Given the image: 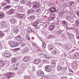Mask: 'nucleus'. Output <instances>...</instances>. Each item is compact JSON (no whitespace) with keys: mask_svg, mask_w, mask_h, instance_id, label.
Returning a JSON list of instances; mask_svg holds the SVG:
<instances>
[{"mask_svg":"<svg viewBox=\"0 0 79 79\" xmlns=\"http://www.w3.org/2000/svg\"><path fill=\"white\" fill-rule=\"evenodd\" d=\"M49 50H53L52 51V53L53 54H54V55H56L58 54V51H57V50L56 49H55L54 48H53L52 46H50L48 48Z\"/></svg>","mask_w":79,"mask_h":79,"instance_id":"f257e3e1","label":"nucleus"},{"mask_svg":"<svg viewBox=\"0 0 79 79\" xmlns=\"http://www.w3.org/2000/svg\"><path fill=\"white\" fill-rule=\"evenodd\" d=\"M19 45V44H18V43H17V42H12L10 43V46L12 47H18Z\"/></svg>","mask_w":79,"mask_h":79,"instance_id":"f03ea898","label":"nucleus"},{"mask_svg":"<svg viewBox=\"0 0 79 79\" xmlns=\"http://www.w3.org/2000/svg\"><path fill=\"white\" fill-rule=\"evenodd\" d=\"M41 59H37L34 61L33 63L35 64H39L41 63Z\"/></svg>","mask_w":79,"mask_h":79,"instance_id":"7ed1b4c3","label":"nucleus"},{"mask_svg":"<svg viewBox=\"0 0 79 79\" xmlns=\"http://www.w3.org/2000/svg\"><path fill=\"white\" fill-rule=\"evenodd\" d=\"M45 70L47 72H50L52 70V68L51 66L49 65L46 66L45 67Z\"/></svg>","mask_w":79,"mask_h":79,"instance_id":"20e7f679","label":"nucleus"},{"mask_svg":"<svg viewBox=\"0 0 79 79\" xmlns=\"http://www.w3.org/2000/svg\"><path fill=\"white\" fill-rule=\"evenodd\" d=\"M40 6V5L38 3H35L34 5H33L32 6V9H34V10H36Z\"/></svg>","mask_w":79,"mask_h":79,"instance_id":"39448f33","label":"nucleus"},{"mask_svg":"<svg viewBox=\"0 0 79 79\" xmlns=\"http://www.w3.org/2000/svg\"><path fill=\"white\" fill-rule=\"evenodd\" d=\"M29 50H30V49L28 47H26L22 50L23 53H26V52H28Z\"/></svg>","mask_w":79,"mask_h":79,"instance_id":"423d86ee","label":"nucleus"},{"mask_svg":"<svg viewBox=\"0 0 79 79\" xmlns=\"http://www.w3.org/2000/svg\"><path fill=\"white\" fill-rule=\"evenodd\" d=\"M77 65V63L76 61H73V62L72 63V68H73V69H75V68H76V67Z\"/></svg>","mask_w":79,"mask_h":79,"instance_id":"0eeeda50","label":"nucleus"},{"mask_svg":"<svg viewBox=\"0 0 79 79\" xmlns=\"http://www.w3.org/2000/svg\"><path fill=\"white\" fill-rule=\"evenodd\" d=\"M15 10L13 9H11L7 11V13L8 15H11L13 14L15 12Z\"/></svg>","mask_w":79,"mask_h":79,"instance_id":"6e6552de","label":"nucleus"},{"mask_svg":"<svg viewBox=\"0 0 79 79\" xmlns=\"http://www.w3.org/2000/svg\"><path fill=\"white\" fill-rule=\"evenodd\" d=\"M1 26L3 28H4V27H6V26H7V25L6 24V23L4 21H2L1 23Z\"/></svg>","mask_w":79,"mask_h":79,"instance_id":"1a4fd4ad","label":"nucleus"},{"mask_svg":"<svg viewBox=\"0 0 79 79\" xmlns=\"http://www.w3.org/2000/svg\"><path fill=\"white\" fill-rule=\"evenodd\" d=\"M16 40L18 41H23L24 39L21 36L18 35L16 38Z\"/></svg>","mask_w":79,"mask_h":79,"instance_id":"9d476101","label":"nucleus"},{"mask_svg":"<svg viewBox=\"0 0 79 79\" xmlns=\"http://www.w3.org/2000/svg\"><path fill=\"white\" fill-rule=\"evenodd\" d=\"M23 60L24 61L27 62V61H29L31 60V58L28 56H26L23 58Z\"/></svg>","mask_w":79,"mask_h":79,"instance_id":"9b49d317","label":"nucleus"},{"mask_svg":"<svg viewBox=\"0 0 79 79\" xmlns=\"http://www.w3.org/2000/svg\"><path fill=\"white\" fill-rule=\"evenodd\" d=\"M37 73L39 76H42L44 75V73L42 71H38Z\"/></svg>","mask_w":79,"mask_h":79,"instance_id":"f8f14e48","label":"nucleus"},{"mask_svg":"<svg viewBox=\"0 0 79 79\" xmlns=\"http://www.w3.org/2000/svg\"><path fill=\"white\" fill-rule=\"evenodd\" d=\"M28 32L30 33H34V34L35 33V31L34 30H32V29L30 27L28 28Z\"/></svg>","mask_w":79,"mask_h":79,"instance_id":"ddd939ff","label":"nucleus"},{"mask_svg":"<svg viewBox=\"0 0 79 79\" xmlns=\"http://www.w3.org/2000/svg\"><path fill=\"white\" fill-rule=\"evenodd\" d=\"M29 21H34L35 19V17L33 15H31L29 17V18H27Z\"/></svg>","mask_w":79,"mask_h":79,"instance_id":"4468645a","label":"nucleus"},{"mask_svg":"<svg viewBox=\"0 0 79 79\" xmlns=\"http://www.w3.org/2000/svg\"><path fill=\"white\" fill-rule=\"evenodd\" d=\"M55 25H51L49 26V31H52V30H53V29H54L55 27Z\"/></svg>","mask_w":79,"mask_h":79,"instance_id":"2eb2a0df","label":"nucleus"},{"mask_svg":"<svg viewBox=\"0 0 79 79\" xmlns=\"http://www.w3.org/2000/svg\"><path fill=\"white\" fill-rule=\"evenodd\" d=\"M50 12L51 13H55V12H57L56 10V8L55 7H52L50 10Z\"/></svg>","mask_w":79,"mask_h":79,"instance_id":"dca6fc26","label":"nucleus"},{"mask_svg":"<svg viewBox=\"0 0 79 79\" xmlns=\"http://www.w3.org/2000/svg\"><path fill=\"white\" fill-rule=\"evenodd\" d=\"M17 17L19 18H23L24 17V14H21L17 13Z\"/></svg>","mask_w":79,"mask_h":79,"instance_id":"f3484780","label":"nucleus"},{"mask_svg":"<svg viewBox=\"0 0 79 79\" xmlns=\"http://www.w3.org/2000/svg\"><path fill=\"white\" fill-rule=\"evenodd\" d=\"M6 76L8 77V78H10L11 77L13 76V73H7L6 75Z\"/></svg>","mask_w":79,"mask_h":79,"instance_id":"a211bd4d","label":"nucleus"},{"mask_svg":"<svg viewBox=\"0 0 79 79\" xmlns=\"http://www.w3.org/2000/svg\"><path fill=\"white\" fill-rule=\"evenodd\" d=\"M11 55L9 53H4V56L5 57H10L11 56Z\"/></svg>","mask_w":79,"mask_h":79,"instance_id":"6ab92c4d","label":"nucleus"},{"mask_svg":"<svg viewBox=\"0 0 79 79\" xmlns=\"http://www.w3.org/2000/svg\"><path fill=\"white\" fill-rule=\"evenodd\" d=\"M48 19L50 21H52V20L55 19V16L51 15V17L48 18Z\"/></svg>","mask_w":79,"mask_h":79,"instance_id":"aec40b11","label":"nucleus"},{"mask_svg":"<svg viewBox=\"0 0 79 79\" xmlns=\"http://www.w3.org/2000/svg\"><path fill=\"white\" fill-rule=\"evenodd\" d=\"M5 34L2 31H0V38H2L4 36Z\"/></svg>","mask_w":79,"mask_h":79,"instance_id":"412c9836","label":"nucleus"},{"mask_svg":"<svg viewBox=\"0 0 79 79\" xmlns=\"http://www.w3.org/2000/svg\"><path fill=\"white\" fill-rule=\"evenodd\" d=\"M19 29L18 28L16 27H15L14 28V32H16L17 33H18V32H19Z\"/></svg>","mask_w":79,"mask_h":79,"instance_id":"4be33fe9","label":"nucleus"},{"mask_svg":"<svg viewBox=\"0 0 79 79\" xmlns=\"http://www.w3.org/2000/svg\"><path fill=\"white\" fill-rule=\"evenodd\" d=\"M61 23L63 25H65V26H66V25H68V23H67V22H66V21H62Z\"/></svg>","mask_w":79,"mask_h":79,"instance_id":"5701e85b","label":"nucleus"},{"mask_svg":"<svg viewBox=\"0 0 79 79\" xmlns=\"http://www.w3.org/2000/svg\"><path fill=\"white\" fill-rule=\"evenodd\" d=\"M5 64V62L4 61H0V66H3Z\"/></svg>","mask_w":79,"mask_h":79,"instance_id":"b1692460","label":"nucleus"},{"mask_svg":"<svg viewBox=\"0 0 79 79\" xmlns=\"http://www.w3.org/2000/svg\"><path fill=\"white\" fill-rule=\"evenodd\" d=\"M28 13H34L35 12V10H32V9H31L27 11Z\"/></svg>","mask_w":79,"mask_h":79,"instance_id":"393cba45","label":"nucleus"},{"mask_svg":"<svg viewBox=\"0 0 79 79\" xmlns=\"http://www.w3.org/2000/svg\"><path fill=\"white\" fill-rule=\"evenodd\" d=\"M27 45V43L26 42L23 43L21 44V47H26Z\"/></svg>","mask_w":79,"mask_h":79,"instance_id":"a878e982","label":"nucleus"},{"mask_svg":"<svg viewBox=\"0 0 79 79\" xmlns=\"http://www.w3.org/2000/svg\"><path fill=\"white\" fill-rule=\"evenodd\" d=\"M11 6H12L8 5L5 7L4 8V9H6V10H8V9L10 8Z\"/></svg>","mask_w":79,"mask_h":79,"instance_id":"bb28decb","label":"nucleus"},{"mask_svg":"<svg viewBox=\"0 0 79 79\" xmlns=\"http://www.w3.org/2000/svg\"><path fill=\"white\" fill-rule=\"evenodd\" d=\"M4 17V13L2 12L0 13V18H3Z\"/></svg>","mask_w":79,"mask_h":79,"instance_id":"cd10ccee","label":"nucleus"},{"mask_svg":"<svg viewBox=\"0 0 79 79\" xmlns=\"http://www.w3.org/2000/svg\"><path fill=\"white\" fill-rule=\"evenodd\" d=\"M57 69L58 71H61L63 69V67L61 66H58Z\"/></svg>","mask_w":79,"mask_h":79,"instance_id":"c85d7f7f","label":"nucleus"},{"mask_svg":"<svg viewBox=\"0 0 79 79\" xmlns=\"http://www.w3.org/2000/svg\"><path fill=\"white\" fill-rule=\"evenodd\" d=\"M64 11H62L60 12L59 14V16H62V15H64Z\"/></svg>","mask_w":79,"mask_h":79,"instance_id":"c756f323","label":"nucleus"},{"mask_svg":"<svg viewBox=\"0 0 79 79\" xmlns=\"http://www.w3.org/2000/svg\"><path fill=\"white\" fill-rule=\"evenodd\" d=\"M75 25H76L77 26H78L79 25V20H77L76 21L75 23Z\"/></svg>","mask_w":79,"mask_h":79,"instance_id":"7c9ffc66","label":"nucleus"},{"mask_svg":"<svg viewBox=\"0 0 79 79\" xmlns=\"http://www.w3.org/2000/svg\"><path fill=\"white\" fill-rule=\"evenodd\" d=\"M12 62L13 63H15V62H16V58H13L12 59Z\"/></svg>","mask_w":79,"mask_h":79,"instance_id":"2f4dec72","label":"nucleus"},{"mask_svg":"<svg viewBox=\"0 0 79 79\" xmlns=\"http://www.w3.org/2000/svg\"><path fill=\"white\" fill-rule=\"evenodd\" d=\"M16 19H12L11 20V22L12 23H15L16 22Z\"/></svg>","mask_w":79,"mask_h":79,"instance_id":"473e14b6","label":"nucleus"},{"mask_svg":"<svg viewBox=\"0 0 79 79\" xmlns=\"http://www.w3.org/2000/svg\"><path fill=\"white\" fill-rule=\"evenodd\" d=\"M24 79H31V77L27 76H25L24 77Z\"/></svg>","mask_w":79,"mask_h":79,"instance_id":"72a5a7b5","label":"nucleus"},{"mask_svg":"<svg viewBox=\"0 0 79 79\" xmlns=\"http://www.w3.org/2000/svg\"><path fill=\"white\" fill-rule=\"evenodd\" d=\"M1 4L2 5V6H5L6 5V3H4L3 2L1 3Z\"/></svg>","mask_w":79,"mask_h":79,"instance_id":"f704fd0d","label":"nucleus"},{"mask_svg":"<svg viewBox=\"0 0 79 79\" xmlns=\"http://www.w3.org/2000/svg\"><path fill=\"white\" fill-rule=\"evenodd\" d=\"M75 57L76 58H77L78 56H79V53L77 52L75 53L74 54Z\"/></svg>","mask_w":79,"mask_h":79,"instance_id":"c9c22d12","label":"nucleus"},{"mask_svg":"<svg viewBox=\"0 0 79 79\" xmlns=\"http://www.w3.org/2000/svg\"><path fill=\"white\" fill-rule=\"evenodd\" d=\"M37 22H36L35 21V22L33 24L34 26H35V27H37Z\"/></svg>","mask_w":79,"mask_h":79,"instance_id":"e433bc0d","label":"nucleus"},{"mask_svg":"<svg viewBox=\"0 0 79 79\" xmlns=\"http://www.w3.org/2000/svg\"><path fill=\"white\" fill-rule=\"evenodd\" d=\"M42 47H44L45 48V47H46V45L45 44V42L43 41L42 42Z\"/></svg>","mask_w":79,"mask_h":79,"instance_id":"4c0bfd02","label":"nucleus"},{"mask_svg":"<svg viewBox=\"0 0 79 79\" xmlns=\"http://www.w3.org/2000/svg\"><path fill=\"white\" fill-rule=\"evenodd\" d=\"M42 33L43 34H46V32H47V30L46 29H44L41 31Z\"/></svg>","mask_w":79,"mask_h":79,"instance_id":"58836bf2","label":"nucleus"},{"mask_svg":"<svg viewBox=\"0 0 79 79\" xmlns=\"http://www.w3.org/2000/svg\"><path fill=\"white\" fill-rule=\"evenodd\" d=\"M51 62L52 63L56 64V60L55 59L52 60Z\"/></svg>","mask_w":79,"mask_h":79,"instance_id":"ea45409f","label":"nucleus"},{"mask_svg":"<svg viewBox=\"0 0 79 79\" xmlns=\"http://www.w3.org/2000/svg\"><path fill=\"white\" fill-rule=\"evenodd\" d=\"M27 2V0H21V2L22 3H26Z\"/></svg>","mask_w":79,"mask_h":79,"instance_id":"a19ab883","label":"nucleus"},{"mask_svg":"<svg viewBox=\"0 0 79 79\" xmlns=\"http://www.w3.org/2000/svg\"><path fill=\"white\" fill-rule=\"evenodd\" d=\"M51 65L52 67L53 68H55V67L56 66V64L52 63Z\"/></svg>","mask_w":79,"mask_h":79,"instance_id":"79ce46f5","label":"nucleus"},{"mask_svg":"<svg viewBox=\"0 0 79 79\" xmlns=\"http://www.w3.org/2000/svg\"><path fill=\"white\" fill-rule=\"evenodd\" d=\"M70 39H74V36L72 35H69Z\"/></svg>","mask_w":79,"mask_h":79,"instance_id":"37998d69","label":"nucleus"},{"mask_svg":"<svg viewBox=\"0 0 79 79\" xmlns=\"http://www.w3.org/2000/svg\"><path fill=\"white\" fill-rule=\"evenodd\" d=\"M36 51L37 52H40L42 51V50H41V49L40 48H38L37 49Z\"/></svg>","mask_w":79,"mask_h":79,"instance_id":"c03bdc74","label":"nucleus"},{"mask_svg":"<svg viewBox=\"0 0 79 79\" xmlns=\"http://www.w3.org/2000/svg\"><path fill=\"white\" fill-rule=\"evenodd\" d=\"M62 32L61 31H57V34H59V35H60V34H61Z\"/></svg>","mask_w":79,"mask_h":79,"instance_id":"a18cd8bd","label":"nucleus"},{"mask_svg":"<svg viewBox=\"0 0 79 79\" xmlns=\"http://www.w3.org/2000/svg\"><path fill=\"white\" fill-rule=\"evenodd\" d=\"M5 1L6 2H7L10 4V0H5Z\"/></svg>","mask_w":79,"mask_h":79,"instance_id":"49530a36","label":"nucleus"},{"mask_svg":"<svg viewBox=\"0 0 79 79\" xmlns=\"http://www.w3.org/2000/svg\"><path fill=\"white\" fill-rule=\"evenodd\" d=\"M32 45L33 46H34V47H37V44L35 43H33L32 44Z\"/></svg>","mask_w":79,"mask_h":79,"instance_id":"de8ad7c7","label":"nucleus"},{"mask_svg":"<svg viewBox=\"0 0 79 79\" xmlns=\"http://www.w3.org/2000/svg\"><path fill=\"white\" fill-rule=\"evenodd\" d=\"M69 71H70V72H71L72 73H74V72L73 71L72 69H69Z\"/></svg>","mask_w":79,"mask_h":79,"instance_id":"09e8293b","label":"nucleus"},{"mask_svg":"<svg viewBox=\"0 0 79 79\" xmlns=\"http://www.w3.org/2000/svg\"><path fill=\"white\" fill-rule=\"evenodd\" d=\"M25 36L27 38L28 37H29V34H28V33H26L25 35Z\"/></svg>","mask_w":79,"mask_h":79,"instance_id":"8fccbe9b","label":"nucleus"},{"mask_svg":"<svg viewBox=\"0 0 79 79\" xmlns=\"http://www.w3.org/2000/svg\"><path fill=\"white\" fill-rule=\"evenodd\" d=\"M67 77H63L61 78V79H67Z\"/></svg>","mask_w":79,"mask_h":79,"instance_id":"3c124183","label":"nucleus"},{"mask_svg":"<svg viewBox=\"0 0 79 79\" xmlns=\"http://www.w3.org/2000/svg\"><path fill=\"white\" fill-rule=\"evenodd\" d=\"M43 65V64H40L39 65H38L39 68H41V67Z\"/></svg>","mask_w":79,"mask_h":79,"instance_id":"603ef678","label":"nucleus"},{"mask_svg":"<svg viewBox=\"0 0 79 79\" xmlns=\"http://www.w3.org/2000/svg\"><path fill=\"white\" fill-rule=\"evenodd\" d=\"M36 23H37L38 24L39 23H40V20L39 19H38V20H37L35 21Z\"/></svg>","mask_w":79,"mask_h":79,"instance_id":"864d4df0","label":"nucleus"},{"mask_svg":"<svg viewBox=\"0 0 79 79\" xmlns=\"http://www.w3.org/2000/svg\"><path fill=\"white\" fill-rule=\"evenodd\" d=\"M67 19L68 20V21H71V17H69Z\"/></svg>","mask_w":79,"mask_h":79,"instance_id":"5fc2aeb1","label":"nucleus"},{"mask_svg":"<svg viewBox=\"0 0 79 79\" xmlns=\"http://www.w3.org/2000/svg\"><path fill=\"white\" fill-rule=\"evenodd\" d=\"M76 37H77V39H79V34L76 35Z\"/></svg>","mask_w":79,"mask_h":79,"instance_id":"6e6d98bb","label":"nucleus"},{"mask_svg":"<svg viewBox=\"0 0 79 79\" xmlns=\"http://www.w3.org/2000/svg\"><path fill=\"white\" fill-rule=\"evenodd\" d=\"M76 14H77V16H79V11H78L76 13Z\"/></svg>","mask_w":79,"mask_h":79,"instance_id":"4d7b16f0","label":"nucleus"},{"mask_svg":"<svg viewBox=\"0 0 79 79\" xmlns=\"http://www.w3.org/2000/svg\"><path fill=\"white\" fill-rule=\"evenodd\" d=\"M10 38H11V37H10V36H8L7 37L6 39L7 40H9V39H10Z\"/></svg>","mask_w":79,"mask_h":79,"instance_id":"13d9d810","label":"nucleus"},{"mask_svg":"<svg viewBox=\"0 0 79 79\" xmlns=\"http://www.w3.org/2000/svg\"><path fill=\"white\" fill-rule=\"evenodd\" d=\"M31 5V3L30 2H28L27 3V5H28V6H29V5Z\"/></svg>","mask_w":79,"mask_h":79,"instance_id":"bf43d9fd","label":"nucleus"},{"mask_svg":"<svg viewBox=\"0 0 79 79\" xmlns=\"http://www.w3.org/2000/svg\"><path fill=\"white\" fill-rule=\"evenodd\" d=\"M46 62V60H42V63H45Z\"/></svg>","mask_w":79,"mask_h":79,"instance_id":"052dcab7","label":"nucleus"},{"mask_svg":"<svg viewBox=\"0 0 79 79\" xmlns=\"http://www.w3.org/2000/svg\"><path fill=\"white\" fill-rule=\"evenodd\" d=\"M32 70H31V71H34L35 70V68L34 67L33 68H32Z\"/></svg>","mask_w":79,"mask_h":79,"instance_id":"680f3d73","label":"nucleus"},{"mask_svg":"<svg viewBox=\"0 0 79 79\" xmlns=\"http://www.w3.org/2000/svg\"><path fill=\"white\" fill-rule=\"evenodd\" d=\"M74 51H75V49H73L71 51H70V53H73V52H74Z\"/></svg>","mask_w":79,"mask_h":79,"instance_id":"e2e57ef3","label":"nucleus"},{"mask_svg":"<svg viewBox=\"0 0 79 79\" xmlns=\"http://www.w3.org/2000/svg\"><path fill=\"white\" fill-rule=\"evenodd\" d=\"M66 48H66L67 49H68V50L70 49V48H69V46H67L66 47Z\"/></svg>","mask_w":79,"mask_h":79,"instance_id":"0e129e2a","label":"nucleus"},{"mask_svg":"<svg viewBox=\"0 0 79 79\" xmlns=\"http://www.w3.org/2000/svg\"><path fill=\"white\" fill-rule=\"evenodd\" d=\"M22 24V23H21V21H19V26H21V24Z\"/></svg>","mask_w":79,"mask_h":79,"instance_id":"69168bd1","label":"nucleus"},{"mask_svg":"<svg viewBox=\"0 0 79 79\" xmlns=\"http://www.w3.org/2000/svg\"><path fill=\"white\" fill-rule=\"evenodd\" d=\"M27 39L28 40H30V38H29V36L27 37Z\"/></svg>","mask_w":79,"mask_h":79,"instance_id":"338daca9","label":"nucleus"},{"mask_svg":"<svg viewBox=\"0 0 79 79\" xmlns=\"http://www.w3.org/2000/svg\"><path fill=\"white\" fill-rule=\"evenodd\" d=\"M32 50L33 52H36L35 49H33V50Z\"/></svg>","mask_w":79,"mask_h":79,"instance_id":"774afa93","label":"nucleus"}]
</instances>
